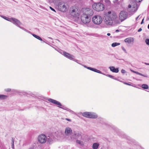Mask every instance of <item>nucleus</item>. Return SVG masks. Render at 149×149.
Masks as SVG:
<instances>
[{
	"instance_id": "nucleus-1",
	"label": "nucleus",
	"mask_w": 149,
	"mask_h": 149,
	"mask_svg": "<svg viewBox=\"0 0 149 149\" xmlns=\"http://www.w3.org/2000/svg\"><path fill=\"white\" fill-rule=\"evenodd\" d=\"M84 13L81 16V20L84 24L88 23L91 19V17L93 14L92 10L89 8H85L83 9Z\"/></svg>"
},
{
	"instance_id": "nucleus-2",
	"label": "nucleus",
	"mask_w": 149,
	"mask_h": 149,
	"mask_svg": "<svg viewBox=\"0 0 149 149\" xmlns=\"http://www.w3.org/2000/svg\"><path fill=\"white\" fill-rule=\"evenodd\" d=\"M104 23L107 25H111L114 24H119L120 20L116 14H113L105 17L104 20Z\"/></svg>"
},
{
	"instance_id": "nucleus-3",
	"label": "nucleus",
	"mask_w": 149,
	"mask_h": 149,
	"mask_svg": "<svg viewBox=\"0 0 149 149\" xmlns=\"http://www.w3.org/2000/svg\"><path fill=\"white\" fill-rule=\"evenodd\" d=\"M92 7L94 10L99 11L104 10V6L103 4L100 3H95L93 5Z\"/></svg>"
},
{
	"instance_id": "nucleus-4",
	"label": "nucleus",
	"mask_w": 149,
	"mask_h": 149,
	"mask_svg": "<svg viewBox=\"0 0 149 149\" xmlns=\"http://www.w3.org/2000/svg\"><path fill=\"white\" fill-rule=\"evenodd\" d=\"M83 116L91 118H96L97 117V116L94 113L85 112L82 113Z\"/></svg>"
},
{
	"instance_id": "nucleus-5",
	"label": "nucleus",
	"mask_w": 149,
	"mask_h": 149,
	"mask_svg": "<svg viewBox=\"0 0 149 149\" xmlns=\"http://www.w3.org/2000/svg\"><path fill=\"white\" fill-rule=\"evenodd\" d=\"M92 21L95 24L99 25L102 23V19L100 16L96 15L93 17Z\"/></svg>"
},
{
	"instance_id": "nucleus-6",
	"label": "nucleus",
	"mask_w": 149,
	"mask_h": 149,
	"mask_svg": "<svg viewBox=\"0 0 149 149\" xmlns=\"http://www.w3.org/2000/svg\"><path fill=\"white\" fill-rule=\"evenodd\" d=\"M128 13L127 12L124 11H121L119 15V19L122 22L127 19L128 17Z\"/></svg>"
},
{
	"instance_id": "nucleus-7",
	"label": "nucleus",
	"mask_w": 149,
	"mask_h": 149,
	"mask_svg": "<svg viewBox=\"0 0 149 149\" xmlns=\"http://www.w3.org/2000/svg\"><path fill=\"white\" fill-rule=\"evenodd\" d=\"M59 10L63 12H65L67 10L66 5L63 2L59 3L58 6Z\"/></svg>"
},
{
	"instance_id": "nucleus-8",
	"label": "nucleus",
	"mask_w": 149,
	"mask_h": 149,
	"mask_svg": "<svg viewBox=\"0 0 149 149\" xmlns=\"http://www.w3.org/2000/svg\"><path fill=\"white\" fill-rule=\"evenodd\" d=\"M38 140L39 142L43 143L46 142L47 141V137L44 134H41L38 137Z\"/></svg>"
},
{
	"instance_id": "nucleus-9",
	"label": "nucleus",
	"mask_w": 149,
	"mask_h": 149,
	"mask_svg": "<svg viewBox=\"0 0 149 149\" xmlns=\"http://www.w3.org/2000/svg\"><path fill=\"white\" fill-rule=\"evenodd\" d=\"M10 22L13 23L18 27H19L21 24L19 20L14 18H11Z\"/></svg>"
},
{
	"instance_id": "nucleus-10",
	"label": "nucleus",
	"mask_w": 149,
	"mask_h": 149,
	"mask_svg": "<svg viewBox=\"0 0 149 149\" xmlns=\"http://www.w3.org/2000/svg\"><path fill=\"white\" fill-rule=\"evenodd\" d=\"M63 54L65 56L70 60H72L74 58L73 56L66 52H63Z\"/></svg>"
},
{
	"instance_id": "nucleus-11",
	"label": "nucleus",
	"mask_w": 149,
	"mask_h": 149,
	"mask_svg": "<svg viewBox=\"0 0 149 149\" xmlns=\"http://www.w3.org/2000/svg\"><path fill=\"white\" fill-rule=\"evenodd\" d=\"M48 101L53 104L58 105L59 106H62L61 104L59 102L51 98H49L48 99Z\"/></svg>"
},
{
	"instance_id": "nucleus-12",
	"label": "nucleus",
	"mask_w": 149,
	"mask_h": 149,
	"mask_svg": "<svg viewBox=\"0 0 149 149\" xmlns=\"http://www.w3.org/2000/svg\"><path fill=\"white\" fill-rule=\"evenodd\" d=\"M65 133L66 135H70L72 133V130L70 127H67L65 129Z\"/></svg>"
},
{
	"instance_id": "nucleus-13",
	"label": "nucleus",
	"mask_w": 149,
	"mask_h": 149,
	"mask_svg": "<svg viewBox=\"0 0 149 149\" xmlns=\"http://www.w3.org/2000/svg\"><path fill=\"white\" fill-rule=\"evenodd\" d=\"M124 41L126 43L130 44L131 43V42L134 41V39L133 38L129 37L125 39Z\"/></svg>"
},
{
	"instance_id": "nucleus-14",
	"label": "nucleus",
	"mask_w": 149,
	"mask_h": 149,
	"mask_svg": "<svg viewBox=\"0 0 149 149\" xmlns=\"http://www.w3.org/2000/svg\"><path fill=\"white\" fill-rule=\"evenodd\" d=\"M109 68L111 71L113 72L117 73L119 71V70L118 68H115L114 66H111L109 67Z\"/></svg>"
},
{
	"instance_id": "nucleus-15",
	"label": "nucleus",
	"mask_w": 149,
	"mask_h": 149,
	"mask_svg": "<svg viewBox=\"0 0 149 149\" xmlns=\"http://www.w3.org/2000/svg\"><path fill=\"white\" fill-rule=\"evenodd\" d=\"M81 136V135L79 133H75L72 137V138H73L75 139H77Z\"/></svg>"
},
{
	"instance_id": "nucleus-16",
	"label": "nucleus",
	"mask_w": 149,
	"mask_h": 149,
	"mask_svg": "<svg viewBox=\"0 0 149 149\" xmlns=\"http://www.w3.org/2000/svg\"><path fill=\"white\" fill-rule=\"evenodd\" d=\"M70 14L72 16L75 17L77 16L78 14L77 13H76L75 9H73L70 12Z\"/></svg>"
},
{
	"instance_id": "nucleus-17",
	"label": "nucleus",
	"mask_w": 149,
	"mask_h": 149,
	"mask_svg": "<svg viewBox=\"0 0 149 149\" xmlns=\"http://www.w3.org/2000/svg\"><path fill=\"white\" fill-rule=\"evenodd\" d=\"M99 146V144L97 143H95L93 144V149H97Z\"/></svg>"
},
{
	"instance_id": "nucleus-18",
	"label": "nucleus",
	"mask_w": 149,
	"mask_h": 149,
	"mask_svg": "<svg viewBox=\"0 0 149 149\" xmlns=\"http://www.w3.org/2000/svg\"><path fill=\"white\" fill-rule=\"evenodd\" d=\"M7 97V96L4 95H0V99L3 100L6 99Z\"/></svg>"
},
{
	"instance_id": "nucleus-19",
	"label": "nucleus",
	"mask_w": 149,
	"mask_h": 149,
	"mask_svg": "<svg viewBox=\"0 0 149 149\" xmlns=\"http://www.w3.org/2000/svg\"><path fill=\"white\" fill-rule=\"evenodd\" d=\"M137 2L135 1V2H133V4L132 5V6H133V7L136 9H137L138 8V5L137 4Z\"/></svg>"
},
{
	"instance_id": "nucleus-20",
	"label": "nucleus",
	"mask_w": 149,
	"mask_h": 149,
	"mask_svg": "<svg viewBox=\"0 0 149 149\" xmlns=\"http://www.w3.org/2000/svg\"><path fill=\"white\" fill-rule=\"evenodd\" d=\"M120 45V43H117V42H115L113 43L111 45V46L113 47H114Z\"/></svg>"
},
{
	"instance_id": "nucleus-21",
	"label": "nucleus",
	"mask_w": 149,
	"mask_h": 149,
	"mask_svg": "<svg viewBox=\"0 0 149 149\" xmlns=\"http://www.w3.org/2000/svg\"><path fill=\"white\" fill-rule=\"evenodd\" d=\"M32 35L35 38H36L37 39L42 41V39L39 36L33 34H32Z\"/></svg>"
},
{
	"instance_id": "nucleus-22",
	"label": "nucleus",
	"mask_w": 149,
	"mask_h": 149,
	"mask_svg": "<svg viewBox=\"0 0 149 149\" xmlns=\"http://www.w3.org/2000/svg\"><path fill=\"white\" fill-rule=\"evenodd\" d=\"M142 88L144 89H147L148 88V86L146 84H143L141 86Z\"/></svg>"
},
{
	"instance_id": "nucleus-23",
	"label": "nucleus",
	"mask_w": 149,
	"mask_h": 149,
	"mask_svg": "<svg viewBox=\"0 0 149 149\" xmlns=\"http://www.w3.org/2000/svg\"><path fill=\"white\" fill-rule=\"evenodd\" d=\"M46 141L47 143L50 144L52 143L53 140L52 138L49 137V138H48L47 140Z\"/></svg>"
},
{
	"instance_id": "nucleus-24",
	"label": "nucleus",
	"mask_w": 149,
	"mask_h": 149,
	"mask_svg": "<svg viewBox=\"0 0 149 149\" xmlns=\"http://www.w3.org/2000/svg\"><path fill=\"white\" fill-rule=\"evenodd\" d=\"M1 17L2 18H3L4 19H6V20H7V21H10V18H8V17H6L5 16H1Z\"/></svg>"
},
{
	"instance_id": "nucleus-25",
	"label": "nucleus",
	"mask_w": 149,
	"mask_h": 149,
	"mask_svg": "<svg viewBox=\"0 0 149 149\" xmlns=\"http://www.w3.org/2000/svg\"><path fill=\"white\" fill-rule=\"evenodd\" d=\"M12 147L13 149L14 148V140L13 138H12Z\"/></svg>"
},
{
	"instance_id": "nucleus-26",
	"label": "nucleus",
	"mask_w": 149,
	"mask_h": 149,
	"mask_svg": "<svg viewBox=\"0 0 149 149\" xmlns=\"http://www.w3.org/2000/svg\"><path fill=\"white\" fill-rule=\"evenodd\" d=\"M76 142L77 143L79 144H80V145H81V141H80V140H77L76 141Z\"/></svg>"
},
{
	"instance_id": "nucleus-27",
	"label": "nucleus",
	"mask_w": 149,
	"mask_h": 149,
	"mask_svg": "<svg viewBox=\"0 0 149 149\" xmlns=\"http://www.w3.org/2000/svg\"><path fill=\"white\" fill-rule=\"evenodd\" d=\"M145 41L146 44L147 45H149V39L147 38L146 39Z\"/></svg>"
},
{
	"instance_id": "nucleus-28",
	"label": "nucleus",
	"mask_w": 149,
	"mask_h": 149,
	"mask_svg": "<svg viewBox=\"0 0 149 149\" xmlns=\"http://www.w3.org/2000/svg\"><path fill=\"white\" fill-rule=\"evenodd\" d=\"M66 110L69 111L71 113H74L73 111H72L70 109L68 108H67V109H66Z\"/></svg>"
},
{
	"instance_id": "nucleus-29",
	"label": "nucleus",
	"mask_w": 149,
	"mask_h": 149,
	"mask_svg": "<svg viewBox=\"0 0 149 149\" xmlns=\"http://www.w3.org/2000/svg\"><path fill=\"white\" fill-rule=\"evenodd\" d=\"M115 14L114 13L111 14V11H108L107 14V16L109 15H112V14Z\"/></svg>"
},
{
	"instance_id": "nucleus-30",
	"label": "nucleus",
	"mask_w": 149,
	"mask_h": 149,
	"mask_svg": "<svg viewBox=\"0 0 149 149\" xmlns=\"http://www.w3.org/2000/svg\"><path fill=\"white\" fill-rule=\"evenodd\" d=\"M19 27L20 29H22V30H24V31H25L26 32L28 31L26 29H24V28L23 27H21L20 26Z\"/></svg>"
},
{
	"instance_id": "nucleus-31",
	"label": "nucleus",
	"mask_w": 149,
	"mask_h": 149,
	"mask_svg": "<svg viewBox=\"0 0 149 149\" xmlns=\"http://www.w3.org/2000/svg\"><path fill=\"white\" fill-rule=\"evenodd\" d=\"M84 67L85 68H87L88 69L90 70H92V69L93 68H91V67H87V66H85Z\"/></svg>"
},
{
	"instance_id": "nucleus-32",
	"label": "nucleus",
	"mask_w": 149,
	"mask_h": 149,
	"mask_svg": "<svg viewBox=\"0 0 149 149\" xmlns=\"http://www.w3.org/2000/svg\"><path fill=\"white\" fill-rule=\"evenodd\" d=\"M95 72L99 73L102 74V72L101 71L96 69Z\"/></svg>"
},
{
	"instance_id": "nucleus-33",
	"label": "nucleus",
	"mask_w": 149,
	"mask_h": 149,
	"mask_svg": "<svg viewBox=\"0 0 149 149\" xmlns=\"http://www.w3.org/2000/svg\"><path fill=\"white\" fill-rule=\"evenodd\" d=\"M58 107L61 108V109H63L65 110H66V109H67V108H66V107H59V106H58Z\"/></svg>"
},
{
	"instance_id": "nucleus-34",
	"label": "nucleus",
	"mask_w": 149,
	"mask_h": 149,
	"mask_svg": "<svg viewBox=\"0 0 149 149\" xmlns=\"http://www.w3.org/2000/svg\"><path fill=\"white\" fill-rule=\"evenodd\" d=\"M108 77H109L112 78V79H114V77L112 76V75H108Z\"/></svg>"
},
{
	"instance_id": "nucleus-35",
	"label": "nucleus",
	"mask_w": 149,
	"mask_h": 149,
	"mask_svg": "<svg viewBox=\"0 0 149 149\" xmlns=\"http://www.w3.org/2000/svg\"><path fill=\"white\" fill-rule=\"evenodd\" d=\"M122 49L123 50V51H124V52L125 53H127V52H126V50L125 49V48L123 47H122Z\"/></svg>"
},
{
	"instance_id": "nucleus-36",
	"label": "nucleus",
	"mask_w": 149,
	"mask_h": 149,
	"mask_svg": "<svg viewBox=\"0 0 149 149\" xmlns=\"http://www.w3.org/2000/svg\"><path fill=\"white\" fill-rule=\"evenodd\" d=\"M5 91L7 92H10L11 91V89L10 88H7L5 89Z\"/></svg>"
},
{
	"instance_id": "nucleus-37",
	"label": "nucleus",
	"mask_w": 149,
	"mask_h": 149,
	"mask_svg": "<svg viewBox=\"0 0 149 149\" xmlns=\"http://www.w3.org/2000/svg\"><path fill=\"white\" fill-rule=\"evenodd\" d=\"M121 72L122 73H125L126 72V71L124 69H122L121 70Z\"/></svg>"
},
{
	"instance_id": "nucleus-38",
	"label": "nucleus",
	"mask_w": 149,
	"mask_h": 149,
	"mask_svg": "<svg viewBox=\"0 0 149 149\" xmlns=\"http://www.w3.org/2000/svg\"><path fill=\"white\" fill-rule=\"evenodd\" d=\"M137 3L141 2L142 0H134Z\"/></svg>"
},
{
	"instance_id": "nucleus-39",
	"label": "nucleus",
	"mask_w": 149,
	"mask_h": 149,
	"mask_svg": "<svg viewBox=\"0 0 149 149\" xmlns=\"http://www.w3.org/2000/svg\"><path fill=\"white\" fill-rule=\"evenodd\" d=\"M50 9L52 10V11H54V12H56V11H55V10L53 8H52V7H50Z\"/></svg>"
},
{
	"instance_id": "nucleus-40",
	"label": "nucleus",
	"mask_w": 149,
	"mask_h": 149,
	"mask_svg": "<svg viewBox=\"0 0 149 149\" xmlns=\"http://www.w3.org/2000/svg\"><path fill=\"white\" fill-rule=\"evenodd\" d=\"M133 72L137 74H138V73H139V72H136V71H134L133 70H131Z\"/></svg>"
},
{
	"instance_id": "nucleus-41",
	"label": "nucleus",
	"mask_w": 149,
	"mask_h": 149,
	"mask_svg": "<svg viewBox=\"0 0 149 149\" xmlns=\"http://www.w3.org/2000/svg\"><path fill=\"white\" fill-rule=\"evenodd\" d=\"M105 1L106 3H110V1L109 0H105Z\"/></svg>"
},
{
	"instance_id": "nucleus-42",
	"label": "nucleus",
	"mask_w": 149,
	"mask_h": 149,
	"mask_svg": "<svg viewBox=\"0 0 149 149\" xmlns=\"http://www.w3.org/2000/svg\"><path fill=\"white\" fill-rule=\"evenodd\" d=\"M142 30V29L141 28H140V29H139L138 30V32H140V31H141Z\"/></svg>"
},
{
	"instance_id": "nucleus-43",
	"label": "nucleus",
	"mask_w": 149,
	"mask_h": 149,
	"mask_svg": "<svg viewBox=\"0 0 149 149\" xmlns=\"http://www.w3.org/2000/svg\"><path fill=\"white\" fill-rule=\"evenodd\" d=\"M96 70V69L93 68L92 69V70H91L92 71H93L94 72H95Z\"/></svg>"
},
{
	"instance_id": "nucleus-44",
	"label": "nucleus",
	"mask_w": 149,
	"mask_h": 149,
	"mask_svg": "<svg viewBox=\"0 0 149 149\" xmlns=\"http://www.w3.org/2000/svg\"><path fill=\"white\" fill-rule=\"evenodd\" d=\"M124 84L126 85H129V86H131V85L129 84V83H126V82H125L124 83Z\"/></svg>"
},
{
	"instance_id": "nucleus-45",
	"label": "nucleus",
	"mask_w": 149,
	"mask_h": 149,
	"mask_svg": "<svg viewBox=\"0 0 149 149\" xmlns=\"http://www.w3.org/2000/svg\"><path fill=\"white\" fill-rule=\"evenodd\" d=\"M65 120H66L68 121H71V120L70 119H69L68 118H66L65 119Z\"/></svg>"
},
{
	"instance_id": "nucleus-46",
	"label": "nucleus",
	"mask_w": 149,
	"mask_h": 149,
	"mask_svg": "<svg viewBox=\"0 0 149 149\" xmlns=\"http://www.w3.org/2000/svg\"><path fill=\"white\" fill-rule=\"evenodd\" d=\"M142 76L144 77H148V76L147 75H145L143 74V75Z\"/></svg>"
},
{
	"instance_id": "nucleus-47",
	"label": "nucleus",
	"mask_w": 149,
	"mask_h": 149,
	"mask_svg": "<svg viewBox=\"0 0 149 149\" xmlns=\"http://www.w3.org/2000/svg\"><path fill=\"white\" fill-rule=\"evenodd\" d=\"M143 20H144V19H142V21H141V24H142L143 23Z\"/></svg>"
},
{
	"instance_id": "nucleus-48",
	"label": "nucleus",
	"mask_w": 149,
	"mask_h": 149,
	"mask_svg": "<svg viewBox=\"0 0 149 149\" xmlns=\"http://www.w3.org/2000/svg\"><path fill=\"white\" fill-rule=\"evenodd\" d=\"M138 75H141V76H142L143 75V74L139 72V73H138Z\"/></svg>"
},
{
	"instance_id": "nucleus-49",
	"label": "nucleus",
	"mask_w": 149,
	"mask_h": 149,
	"mask_svg": "<svg viewBox=\"0 0 149 149\" xmlns=\"http://www.w3.org/2000/svg\"><path fill=\"white\" fill-rule=\"evenodd\" d=\"M131 5L129 4V5H128V7L129 8H131Z\"/></svg>"
},
{
	"instance_id": "nucleus-50",
	"label": "nucleus",
	"mask_w": 149,
	"mask_h": 149,
	"mask_svg": "<svg viewBox=\"0 0 149 149\" xmlns=\"http://www.w3.org/2000/svg\"><path fill=\"white\" fill-rule=\"evenodd\" d=\"M119 31L118 30H116V32H118Z\"/></svg>"
},
{
	"instance_id": "nucleus-51",
	"label": "nucleus",
	"mask_w": 149,
	"mask_h": 149,
	"mask_svg": "<svg viewBox=\"0 0 149 149\" xmlns=\"http://www.w3.org/2000/svg\"><path fill=\"white\" fill-rule=\"evenodd\" d=\"M107 35L108 36H110L111 35V34L110 33H107Z\"/></svg>"
},
{
	"instance_id": "nucleus-52",
	"label": "nucleus",
	"mask_w": 149,
	"mask_h": 149,
	"mask_svg": "<svg viewBox=\"0 0 149 149\" xmlns=\"http://www.w3.org/2000/svg\"><path fill=\"white\" fill-rule=\"evenodd\" d=\"M145 64L146 65H149V63H145Z\"/></svg>"
},
{
	"instance_id": "nucleus-53",
	"label": "nucleus",
	"mask_w": 149,
	"mask_h": 149,
	"mask_svg": "<svg viewBox=\"0 0 149 149\" xmlns=\"http://www.w3.org/2000/svg\"><path fill=\"white\" fill-rule=\"evenodd\" d=\"M139 15L136 18V20H137V19H138V18H139Z\"/></svg>"
},
{
	"instance_id": "nucleus-54",
	"label": "nucleus",
	"mask_w": 149,
	"mask_h": 149,
	"mask_svg": "<svg viewBox=\"0 0 149 149\" xmlns=\"http://www.w3.org/2000/svg\"><path fill=\"white\" fill-rule=\"evenodd\" d=\"M115 79V80H117V78H115L114 77V79Z\"/></svg>"
},
{
	"instance_id": "nucleus-55",
	"label": "nucleus",
	"mask_w": 149,
	"mask_h": 149,
	"mask_svg": "<svg viewBox=\"0 0 149 149\" xmlns=\"http://www.w3.org/2000/svg\"><path fill=\"white\" fill-rule=\"evenodd\" d=\"M148 28L149 29V24H148Z\"/></svg>"
},
{
	"instance_id": "nucleus-56",
	"label": "nucleus",
	"mask_w": 149,
	"mask_h": 149,
	"mask_svg": "<svg viewBox=\"0 0 149 149\" xmlns=\"http://www.w3.org/2000/svg\"><path fill=\"white\" fill-rule=\"evenodd\" d=\"M49 38L51 39H52V38L51 37H49Z\"/></svg>"
},
{
	"instance_id": "nucleus-57",
	"label": "nucleus",
	"mask_w": 149,
	"mask_h": 149,
	"mask_svg": "<svg viewBox=\"0 0 149 149\" xmlns=\"http://www.w3.org/2000/svg\"><path fill=\"white\" fill-rule=\"evenodd\" d=\"M120 60H123V61H124V59H120Z\"/></svg>"
},
{
	"instance_id": "nucleus-58",
	"label": "nucleus",
	"mask_w": 149,
	"mask_h": 149,
	"mask_svg": "<svg viewBox=\"0 0 149 149\" xmlns=\"http://www.w3.org/2000/svg\"><path fill=\"white\" fill-rule=\"evenodd\" d=\"M148 20H149V18H148Z\"/></svg>"
},
{
	"instance_id": "nucleus-59",
	"label": "nucleus",
	"mask_w": 149,
	"mask_h": 149,
	"mask_svg": "<svg viewBox=\"0 0 149 149\" xmlns=\"http://www.w3.org/2000/svg\"><path fill=\"white\" fill-rule=\"evenodd\" d=\"M29 149H33L31 148H29Z\"/></svg>"
},
{
	"instance_id": "nucleus-60",
	"label": "nucleus",
	"mask_w": 149,
	"mask_h": 149,
	"mask_svg": "<svg viewBox=\"0 0 149 149\" xmlns=\"http://www.w3.org/2000/svg\"><path fill=\"white\" fill-rule=\"evenodd\" d=\"M91 1H93V0H91Z\"/></svg>"
}]
</instances>
